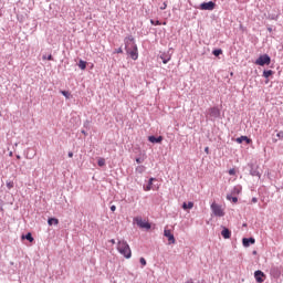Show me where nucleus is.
I'll return each instance as SVG.
<instances>
[{
  "label": "nucleus",
  "mask_w": 283,
  "mask_h": 283,
  "mask_svg": "<svg viewBox=\"0 0 283 283\" xmlns=\"http://www.w3.org/2000/svg\"><path fill=\"white\" fill-rule=\"evenodd\" d=\"M117 251L120 253V255H124L126 260H129V258H132V249L125 240L118 241Z\"/></svg>",
  "instance_id": "nucleus-1"
},
{
  "label": "nucleus",
  "mask_w": 283,
  "mask_h": 283,
  "mask_svg": "<svg viewBox=\"0 0 283 283\" xmlns=\"http://www.w3.org/2000/svg\"><path fill=\"white\" fill-rule=\"evenodd\" d=\"M255 65H260L261 67H264V65H271V56H269V54L260 55L255 61Z\"/></svg>",
  "instance_id": "nucleus-2"
},
{
  "label": "nucleus",
  "mask_w": 283,
  "mask_h": 283,
  "mask_svg": "<svg viewBox=\"0 0 283 283\" xmlns=\"http://www.w3.org/2000/svg\"><path fill=\"white\" fill-rule=\"evenodd\" d=\"M126 54H129L133 61H138V45L133 44V48L125 49Z\"/></svg>",
  "instance_id": "nucleus-3"
},
{
  "label": "nucleus",
  "mask_w": 283,
  "mask_h": 283,
  "mask_svg": "<svg viewBox=\"0 0 283 283\" xmlns=\"http://www.w3.org/2000/svg\"><path fill=\"white\" fill-rule=\"evenodd\" d=\"M134 222H136L137 227H139V229H147V231H149V229H151V223L144 221L143 218L140 217H136L134 219Z\"/></svg>",
  "instance_id": "nucleus-4"
},
{
  "label": "nucleus",
  "mask_w": 283,
  "mask_h": 283,
  "mask_svg": "<svg viewBox=\"0 0 283 283\" xmlns=\"http://www.w3.org/2000/svg\"><path fill=\"white\" fill-rule=\"evenodd\" d=\"M212 213L217 216L218 218H223L224 211L222 210V207L218 203H212L211 205Z\"/></svg>",
  "instance_id": "nucleus-5"
},
{
  "label": "nucleus",
  "mask_w": 283,
  "mask_h": 283,
  "mask_svg": "<svg viewBox=\"0 0 283 283\" xmlns=\"http://www.w3.org/2000/svg\"><path fill=\"white\" fill-rule=\"evenodd\" d=\"M254 280L258 283H263L264 280H266V274H264V272H262L261 270H256L254 272Z\"/></svg>",
  "instance_id": "nucleus-6"
},
{
  "label": "nucleus",
  "mask_w": 283,
  "mask_h": 283,
  "mask_svg": "<svg viewBox=\"0 0 283 283\" xmlns=\"http://www.w3.org/2000/svg\"><path fill=\"white\" fill-rule=\"evenodd\" d=\"M124 45L125 50H128L129 48H133V45H136V41L134 40L133 35H128L124 39Z\"/></svg>",
  "instance_id": "nucleus-7"
},
{
  "label": "nucleus",
  "mask_w": 283,
  "mask_h": 283,
  "mask_svg": "<svg viewBox=\"0 0 283 283\" xmlns=\"http://www.w3.org/2000/svg\"><path fill=\"white\" fill-rule=\"evenodd\" d=\"M199 8L200 10H209V11L216 10V2L213 1L202 2Z\"/></svg>",
  "instance_id": "nucleus-8"
},
{
  "label": "nucleus",
  "mask_w": 283,
  "mask_h": 283,
  "mask_svg": "<svg viewBox=\"0 0 283 283\" xmlns=\"http://www.w3.org/2000/svg\"><path fill=\"white\" fill-rule=\"evenodd\" d=\"M164 235L165 238H168L169 244H176V238L174 237V233H171V230H165Z\"/></svg>",
  "instance_id": "nucleus-9"
},
{
  "label": "nucleus",
  "mask_w": 283,
  "mask_h": 283,
  "mask_svg": "<svg viewBox=\"0 0 283 283\" xmlns=\"http://www.w3.org/2000/svg\"><path fill=\"white\" fill-rule=\"evenodd\" d=\"M209 116H211V118H220V108L211 107L209 109Z\"/></svg>",
  "instance_id": "nucleus-10"
},
{
  "label": "nucleus",
  "mask_w": 283,
  "mask_h": 283,
  "mask_svg": "<svg viewBox=\"0 0 283 283\" xmlns=\"http://www.w3.org/2000/svg\"><path fill=\"white\" fill-rule=\"evenodd\" d=\"M242 244H243V247L249 248L250 244H255V238H253V237L243 238Z\"/></svg>",
  "instance_id": "nucleus-11"
},
{
  "label": "nucleus",
  "mask_w": 283,
  "mask_h": 283,
  "mask_svg": "<svg viewBox=\"0 0 283 283\" xmlns=\"http://www.w3.org/2000/svg\"><path fill=\"white\" fill-rule=\"evenodd\" d=\"M148 140H149V143H153V144H160V143H163V136L156 137V136L151 135L148 137Z\"/></svg>",
  "instance_id": "nucleus-12"
},
{
  "label": "nucleus",
  "mask_w": 283,
  "mask_h": 283,
  "mask_svg": "<svg viewBox=\"0 0 283 283\" xmlns=\"http://www.w3.org/2000/svg\"><path fill=\"white\" fill-rule=\"evenodd\" d=\"M159 59H161L163 63L165 65H167V63H169V61H171V55L167 54V53H161L159 55Z\"/></svg>",
  "instance_id": "nucleus-13"
},
{
  "label": "nucleus",
  "mask_w": 283,
  "mask_h": 283,
  "mask_svg": "<svg viewBox=\"0 0 283 283\" xmlns=\"http://www.w3.org/2000/svg\"><path fill=\"white\" fill-rule=\"evenodd\" d=\"M250 176H256L258 178H261L262 174H260V170H258V167L251 166Z\"/></svg>",
  "instance_id": "nucleus-14"
},
{
  "label": "nucleus",
  "mask_w": 283,
  "mask_h": 283,
  "mask_svg": "<svg viewBox=\"0 0 283 283\" xmlns=\"http://www.w3.org/2000/svg\"><path fill=\"white\" fill-rule=\"evenodd\" d=\"M247 143V145H251V138L247 137V136H241L239 138H237V143H239V145H242V143Z\"/></svg>",
  "instance_id": "nucleus-15"
},
{
  "label": "nucleus",
  "mask_w": 283,
  "mask_h": 283,
  "mask_svg": "<svg viewBox=\"0 0 283 283\" xmlns=\"http://www.w3.org/2000/svg\"><path fill=\"white\" fill-rule=\"evenodd\" d=\"M221 235L222 238H224V240H229V238H231V230H229L228 228H223V230L221 231Z\"/></svg>",
  "instance_id": "nucleus-16"
},
{
  "label": "nucleus",
  "mask_w": 283,
  "mask_h": 283,
  "mask_svg": "<svg viewBox=\"0 0 283 283\" xmlns=\"http://www.w3.org/2000/svg\"><path fill=\"white\" fill-rule=\"evenodd\" d=\"M156 180V178L151 177L149 180H148V185L147 186H144V191H151V186L154 185V181Z\"/></svg>",
  "instance_id": "nucleus-17"
},
{
  "label": "nucleus",
  "mask_w": 283,
  "mask_h": 283,
  "mask_svg": "<svg viewBox=\"0 0 283 283\" xmlns=\"http://www.w3.org/2000/svg\"><path fill=\"white\" fill-rule=\"evenodd\" d=\"M270 273H271V275H274V277H279V275H280V268L279 266L271 268Z\"/></svg>",
  "instance_id": "nucleus-18"
},
{
  "label": "nucleus",
  "mask_w": 283,
  "mask_h": 283,
  "mask_svg": "<svg viewBox=\"0 0 283 283\" xmlns=\"http://www.w3.org/2000/svg\"><path fill=\"white\" fill-rule=\"evenodd\" d=\"M182 209L185 211H187V209H193V202L192 201H189L188 203L187 202H184L182 203Z\"/></svg>",
  "instance_id": "nucleus-19"
},
{
  "label": "nucleus",
  "mask_w": 283,
  "mask_h": 283,
  "mask_svg": "<svg viewBox=\"0 0 283 283\" xmlns=\"http://www.w3.org/2000/svg\"><path fill=\"white\" fill-rule=\"evenodd\" d=\"M49 227H52V224H59V219L56 218H49L48 219Z\"/></svg>",
  "instance_id": "nucleus-20"
},
{
  "label": "nucleus",
  "mask_w": 283,
  "mask_h": 283,
  "mask_svg": "<svg viewBox=\"0 0 283 283\" xmlns=\"http://www.w3.org/2000/svg\"><path fill=\"white\" fill-rule=\"evenodd\" d=\"M80 70H86L87 69V62L80 60L78 62Z\"/></svg>",
  "instance_id": "nucleus-21"
},
{
  "label": "nucleus",
  "mask_w": 283,
  "mask_h": 283,
  "mask_svg": "<svg viewBox=\"0 0 283 283\" xmlns=\"http://www.w3.org/2000/svg\"><path fill=\"white\" fill-rule=\"evenodd\" d=\"M60 93L67 99L72 98V93H70V91H60Z\"/></svg>",
  "instance_id": "nucleus-22"
},
{
  "label": "nucleus",
  "mask_w": 283,
  "mask_h": 283,
  "mask_svg": "<svg viewBox=\"0 0 283 283\" xmlns=\"http://www.w3.org/2000/svg\"><path fill=\"white\" fill-rule=\"evenodd\" d=\"M263 76L264 78H269L270 76H273V71L272 70L263 71Z\"/></svg>",
  "instance_id": "nucleus-23"
},
{
  "label": "nucleus",
  "mask_w": 283,
  "mask_h": 283,
  "mask_svg": "<svg viewBox=\"0 0 283 283\" xmlns=\"http://www.w3.org/2000/svg\"><path fill=\"white\" fill-rule=\"evenodd\" d=\"M24 238H25V240H28L29 242H34V237H32V233H30V232H28Z\"/></svg>",
  "instance_id": "nucleus-24"
},
{
  "label": "nucleus",
  "mask_w": 283,
  "mask_h": 283,
  "mask_svg": "<svg viewBox=\"0 0 283 283\" xmlns=\"http://www.w3.org/2000/svg\"><path fill=\"white\" fill-rule=\"evenodd\" d=\"M136 172L137 174H145V166H137L136 167Z\"/></svg>",
  "instance_id": "nucleus-25"
},
{
  "label": "nucleus",
  "mask_w": 283,
  "mask_h": 283,
  "mask_svg": "<svg viewBox=\"0 0 283 283\" xmlns=\"http://www.w3.org/2000/svg\"><path fill=\"white\" fill-rule=\"evenodd\" d=\"M227 200H231L233 203L238 202V197H233L231 195H227Z\"/></svg>",
  "instance_id": "nucleus-26"
},
{
  "label": "nucleus",
  "mask_w": 283,
  "mask_h": 283,
  "mask_svg": "<svg viewBox=\"0 0 283 283\" xmlns=\"http://www.w3.org/2000/svg\"><path fill=\"white\" fill-rule=\"evenodd\" d=\"M213 56H220L222 54V49H217L212 51Z\"/></svg>",
  "instance_id": "nucleus-27"
},
{
  "label": "nucleus",
  "mask_w": 283,
  "mask_h": 283,
  "mask_svg": "<svg viewBox=\"0 0 283 283\" xmlns=\"http://www.w3.org/2000/svg\"><path fill=\"white\" fill-rule=\"evenodd\" d=\"M97 165L98 167H105V158H98Z\"/></svg>",
  "instance_id": "nucleus-28"
},
{
  "label": "nucleus",
  "mask_w": 283,
  "mask_h": 283,
  "mask_svg": "<svg viewBox=\"0 0 283 283\" xmlns=\"http://www.w3.org/2000/svg\"><path fill=\"white\" fill-rule=\"evenodd\" d=\"M151 25H163V22L159 20H150Z\"/></svg>",
  "instance_id": "nucleus-29"
},
{
  "label": "nucleus",
  "mask_w": 283,
  "mask_h": 283,
  "mask_svg": "<svg viewBox=\"0 0 283 283\" xmlns=\"http://www.w3.org/2000/svg\"><path fill=\"white\" fill-rule=\"evenodd\" d=\"M8 189H14V181H7Z\"/></svg>",
  "instance_id": "nucleus-30"
},
{
  "label": "nucleus",
  "mask_w": 283,
  "mask_h": 283,
  "mask_svg": "<svg viewBox=\"0 0 283 283\" xmlns=\"http://www.w3.org/2000/svg\"><path fill=\"white\" fill-rule=\"evenodd\" d=\"M139 262H140L142 266H147V260H145V258H140Z\"/></svg>",
  "instance_id": "nucleus-31"
},
{
  "label": "nucleus",
  "mask_w": 283,
  "mask_h": 283,
  "mask_svg": "<svg viewBox=\"0 0 283 283\" xmlns=\"http://www.w3.org/2000/svg\"><path fill=\"white\" fill-rule=\"evenodd\" d=\"M160 10H167V2H164L160 7H159Z\"/></svg>",
  "instance_id": "nucleus-32"
},
{
  "label": "nucleus",
  "mask_w": 283,
  "mask_h": 283,
  "mask_svg": "<svg viewBox=\"0 0 283 283\" xmlns=\"http://www.w3.org/2000/svg\"><path fill=\"white\" fill-rule=\"evenodd\" d=\"M114 54H123V48L115 50Z\"/></svg>",
  "instance_id": "nucleus-33"
},
{
  "label": "nucleus",
  "mask_w": 283,
  "mask_h": 283,
  "mask_svg": "<svg viewBox=\"0 0 283 283\" xmlns=\"http://www.w3.org/2000/svg\"><path fill=\"white\" fill-rule=\"evenodd\" d=\"M276 136L279 137V140H283V132H279Z\"/></svg>",
  "instance_id": "nucleus-34"
},
{
  "label": "nucleus",
  "mask_w": 283,
  "mask_h": 283,
  "mask_svg": "<svg viewBox=\"0 0 283 283\" xmlns=\"http://www.w3.org/2000/svg\"><path fill=\"white\" fill-rule=\"evenodd\" d=\"M229 176H235V169H233V168L230 169V170H229Z\"/></svg>",
  "instance_id": "nucleus-35"
},
{
  "label": "nucleus",
  "mask_w": 283,
  "mask_h": 283,
  "mask_svg": "<svg viewBox=\"0 0 283 283\" xmlns=\"http://www.w3.org/2000/svg\"><path fill=\"white\" fill-rule=\"evenodd\" d=\"M34 156H36V154L34 153L33 155L30 156V154H27V158H29L30 160H32V158H34Z\"/></svg>",
  "instance_id": "nucleus-36"
},
{
  "label": "nucleus",
  "mask_w": 283,
  "mask_h": 283,
  "mask_svg": "<svg viewBox=\"0 0 283 283\" xmlns=\"http://www.w3.org/2000/svg\"><path fill=\"white\" fill-rule=\"evenodd\" d=\"M46 61H54V57L52 56V54H50V55L46 57Z\"/></svg>",
  "instance_id": "nucleus-37"
},
{
  "label": "nucleus",
  "mask_w": 283,
  "mask_h": 283,
  "mask_svg": "<svg viewBox=\"0 0 283 283\" xmlns=\"http://www.w3.org/2000/svg\"><path fill=\"white\" fill-rule=\"evenodd\" d=\"M143 163V160L140 158H136V164L140 165Z\"/></svg>",
  "instance_id": "nucleus-38"
},
{
  "label": "nucleus",
  "mask_w": 283,
  "mask_h": 283,
  "mask_svg": "<svg viewBox=\"0 0 283 283\" xmlns=\"http://www.w3.org/2000/svg\"><path fill=\"white\" fill-rule=\"evenodd\" d=\"M69 158H74V153L70 151L69 153Z\"/></svg>",
  "instance_id": "nucleus-39"
},
{
  "label": "nucleus",
  "mask_w": 283,
  "mask_h": 283,
  "mask_svg": "<svg viewBox=\"0 0 283 283\" xmlns=\"http://www.w3.org/2000/svg\"><path fill=\"white\" fill-rule=\"evenodd\" d=\"M111 211H116V206H111Z\"/></svg>",
  "instance_id": "nucleus-40"
},
{
  "label": "nucleus",
  "mask_w": 283,
  "mask_h": 283,
  "mask_svg": "<svg viewBox=\"0 0 283 283\" xmlns=\"http://www.w3.org/2000/svg\"><path fill=\"white\" fill-rule=\"evenodd\" d=\"M252 202L255 205V202H258V198H252Z\"/></svg>",
  "instance_id": "nucleus-41"
},
{
  "label": "nucleus",
  "mask_w": 283,
  "mask_h": 283,
  "mask_svg": "<svg viewBox=\"0 0 283 283\" xmlns=\"http://www.w3.org/2000/svg\"><path fill=\"white\" fill-rule=\"evenodd\" d=\"M184 283H193V280L190 279V280H188V281H186V282H184Z\"/></svg>",
  "instance_id": "nucleus-42"
},
{
  "label": "nucleus",
  "mask_w": 283,
  "mask_h": 283,
  "mask_svg": "<svg viewBox=\"0 0 283 283\" xmlns=\"http://www.w3.org/2000/svg\"><path fill=\"white\" fill-rule=\"evenodd\" d=\"M205 153H206V154H209V147H206V148H205Z\"/></svg>",
  "instance_id": "nucleus-43"
},
{
  "label": "nucleus",
  "mask_w": 283,
  "mask_h": 283,
  "mask_svg": "<svg viewBox=\"0 0 283 283\" xmlns=\"http://www.w3.org/2000/svg\"><path fill=\"white\" fill-rule=\"evenodd\" d=\"M112 244H116V240L112 239L111 240Z\"/></svg>",
  "instance_id": "nucleus-44"
},
{
  "label": "nucleus",
  "mask_w": 283,
  "mask_h": 283,
  "mask_svg": "<svg viewBox=\"0 0 283 283\" xmlns=\"http://www.w3.org/2000/svg\"><path fill=\"white\" fill-rule=\"evenodd\" d=\"M82 134H84V136H87V132L85 130H82Z\"/></svg>",
  "instance_id": "nucleus-45"
},
{
  "label": "nucleus",
  "mask_w": 283,
  "mask_h": 283,
  "mask_svg": "<svg viewBox=\"0 0 283 283\" xmlns=\"http://www.w3.org/2000/svg\"><path fill=\"white\" fill-rule=\"evenodd\" d=\"M86 125H90V122H85V123H84V127H86Z\"/></svg>",
  "instance_id": "nucleus-46"
},
{
  "label": "nucleus",
  "mask_w": 283,
  "mask_h": 283,
  "mask_svg": "<svg viewBox=\"0 0 283 283\" xmlns=\"http://www.w3.org/2000/svg\"><path fill=\"white\" fill-rule=\"evenodd\" d=\"M17 158H18V160H20V159H21V156L17 155Z\"/></svg>",
  "instance_id": "nucleus-47"
},
{
  "label": "nucleus",
  "mask_w": 283,
  "mask_h": 283,
  "mask_svg": "<svg viewBox=\"0 0 283 283\" xmlns=\"http://www.w3.org/2000/svg\"><path fill=\"white\" fill-rule=\"evenodd\" d=\"M43 59L45 60V59H48V56L43 55Z\"/></svg>",
  "instance_id": "nucleus-48"
},
{
  "label": "nucleus",
  "mask_w": 283,
  "mask_h": 283,
  "mask_svg": "<svg viewBox=\"0 0 283 283\" xmlns=\"http://www.w3.org/2000/svg\"><path fill=\"white\" fill-rule=\"evenodd\" d=\"M10 156H12V153H10Z\"/></svg>",
  "instance_id": "nucleus-49"
},
{
  "label": "nucleus",
  "mask_w": 283,
  "mask_h": 283,
  "mask_svg": "<svg viewBox=\"0 0 283 283\" xmlns=\"http://www.w3.org/2000/svg\"><path fill=\"white\" fill-rule=\"evenodd\" d=\"M253 253L255 254L256 252L254 251Z\"/></svg>",
  "instance_id": "nucleus-50"
}]
</instances>
